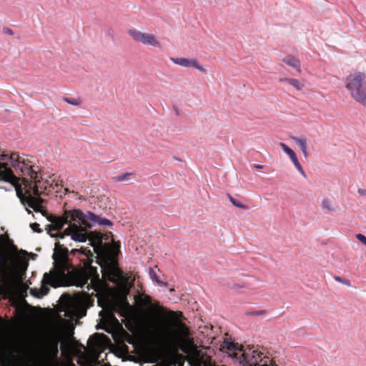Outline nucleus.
<instances>
[{"mask_svg": "<svg viewBox=\"0 0 366 366\" xmlns=\"http://www.w3.org/2000/svg\"><path fill=\"white\" fill-rule=\"evenodd\" d=\"M31 229L34 231V232H41V229L39 228V224H37V223H33L31 224Z\"/></svg>", "mask_w": 366, "mask_h": 366, "instance_id": "nucleus-24", "label": "nucleus"}, {"mask_svg": "<svg viewBox=\"0 0 366 366\" xmlns=\"http://www.w3.org/2000/svg\"><path fill=\"white\" fill-rule=\"evenodd\" d=\"M321 207L323 209L327 210L328 212H332L335 210V207L331 200L327 198H324L321 202Z\"/></svg>", "mask_w": 366, "mask_h": 366, "instance_id": "nucleus-16", "label": "nucleus"}, {"mask_svg": "<svg viewBox=\"0 0 366 366\" xmlns=\"http://www.w3.org/2000/svg\"><path fill=\"white\" fill-rule=\"evenodd\" d=\"M69 250L61 244L59 242L55 243L53 259L56 270L51 271L49 273H45L41 280L40 289H31V294L37 297H42L48 294L49 288L47 285L54 287H57L61 285L63 280L67 277L73 278V284L77 287H84L89 290L92 280L89 275L84 272H78L73 274L72 267L68 262Z\"/></svg>", "mask_w": 366, "mask_h": 366, "instance_id": "nucleus-2", "label": "nucleus"}, {"mask_svg": "<svg viewBox=\"0 0 366 366\" xmlns=\"http://www.w3.org/2000/svg\"><path fill=\"white\" fill-rule=\"evenodd\" d=\"M9 159V157L7 154H0V161H5Z\"/></svg>", "mask_w": 366, "mask_h": 366, "instance_id": "nucleus-27", "label": "nucleus"}, {"mask_svg": "<svg viewBox=\"0 0 366 366\" xmlns=\"http://www.w3.org/2000/svg\"><path fill=\"white\" fill-rule=\"evenodd\" d=\"M44 217L51 222L46 227L48 233L53 237L64 238L70 236L75 242H84L91 239L94 252L99 255L105 249L103 244V235L99 232L88 233L87 228L91 227V221L94 224L111 226L112 222L95 214L87 212L83 213L79 209L65 211L62 217L49 215L45 211Z\"/></svg>", "mask_w": 366, "mask_h": 366, "instance_id": "nucleus-1", "label": "nucleus"}, {"mask_svg": "<svg viewBox=\"0 0 366 366\" xmlns=\"http://www.w3.org/2000/svg\"><path fill=\"white\" fill-rule=\"evenodd\" d=\"M74 316V311L66 308L60 309L49 322L51 332L56 337L61 335L70 325V320L67 318H73Z\"/></svg>", "mask_w": 366, "mask_h": 366, "instance_id": "nucleus-7", "label": "nucleus"}, {"mask_svg": "<svg viewBox=\"0 0 366 366\" xmlns=\"http://www.w3.org/2000/svg\"><path fill=\"white\" fill-rule=\"evenodd\" d=\"M280 146L281 147L282 150L289 156L297 171L305 178L307 175L305 171L303 170V168L301 166L300 163L299 162V160L297 157L295 152L283 142H280Z\"/></svg>", "mask_w": 366, "mask_h": 366, "instance_id": "nucleus-12", "label": "nucleus"}, {"mask_svg": "<svg viewBox=\"0 0 366 366\" xmlns=\"http://www.w3.org/2000/svg\"><path fill=\"white\" fill-rule=\"evenodd\" d=\"M283 62L287 65L296 69V70L301 73L300 61L296 57L292 56H287L282 59Z\"/></svg>", "mask_w": 366, "mask_h": 366, "instance_id": "nucleus-14", "label": "nucleus"}, {"mask_svg": "<svg viewBox=\"0 0 366 366\" xmlns=\"http://www.w3.org/2000/svg\"><path fill=\"white\" fill-rule=\"evenodd\" d=\"M356 238L366 246V237L362 234H357Z\"/></svg>", "mask_w": 366, "mask_h": 366, "instance_id": "nucleus-22", "label": "nucleus"}, {"mask_svg": "<svg viewBox=\"0 0 366 366\" xmlns=\"http://www.w3.org/2000/svg\"><path fill=\"white\" fill-rule=\"evenodd\" d=\"M99 265L103 277L119 284L124 280L123 272L119 269L117 260L109 254H106L99 259Z\"/></svg>", "mask_w": 366, "mask_h": 366, "instance_id": "nucleus-6", "label": "nucleus"}, {"mask_svg": "<svg viewBox=\"0 0 366 366\" xmlns=\"http://www.w3.org/2000/svg\"><path fill=\"white\" fill-rule=\"evenodd\" d=\"M227 197L234 206L243 209H247L249 208L248 206L241 203L239 201L234 199L231 194H227Z\"/></svg>", "mask_w": 366, "mask_h": 366, "instance_id": "nucleus-18", "label": "nucleus"}, {"mask_svg": "<svg viewBox=\"0 0 366 366\" xmlns=\"http://www.w3.org/2000/svg\"><path fill=\"white\" fill-rule=\"evenodd\" d=\"M254 167L256 169H262L263 168V165H261V164H255L254 165Z\"/></svg>", "mask_w": 366, "mask_h": 366, "instance_id": "nucleus-30", "label": "nucleus"}, {"mask_svg": "<svg viewBox=\"0 0 366 366\" xmlns=\"http://www.w3.org/2000/svg\"><path fill=\"white\" fill-rule=\"evenodd\" d=\"M135 300L142 310L147 323L154 329V335L158 341L170 342L177 340L168 330H160L154 324L153 319L149 312V310L152 309L154 306L152 305V300L149 296L144 297L139 295L138 296H135Z\"/></svg>", "mask_w": 366, "mask_h": 366, "instance_id": "nucleus-4", "label": "nucleus"}, {"mask_svg": "<svg viewBox=\"0 0 366 366\" xmlns=\"http://www.w3.org/2000/svg\"><path fill=\"white\" fill-rule=\"evenodd\" d=\"M71 252L72 253H79L81 255L86 257L88 260H91L93 257V254H92V251L90 249H86L84 248H81L79 249H72Z\"/></svg>", "mask_w": 366, "mask_h": 366, "instance_id": "nucleus-17", "label": "nucleus"}, {"mask_svg": "<svg viewBox=\"0 0 366 366\" xmlns=\"http://www.w3.org/2000/svg\"><path fill=\"white\" fill-rule=\"evenodd\" d=\"M288 84L294 86L297 90H301L304 86V84L296 79L288 80Z\"/></svg>", "mask_w": 366, "mask_h": 366, "instance_id": "nucleus-20", "label": "nucleus"}, {"mask_svg": "<svg viewBox=\"0 0 366 366\" xmlns=\"http://www.w3.org/2000/svg\"><path fill=\"white\" fill-rule=\"evenodd\" d=\"M14 178L10 170L6 168V164H0V179L10 180Z\"/></svg>", "mask_w": 366, "mask_h": 366, "instance_id": "nucleus-15", "label": "nucleus"}, {"mask_svg": "<svg viewBox=\"0 0 366 366\" xmlns=\"http://www.w3.org/2000/svg\"><path fill=\"white\" fill-rule=\"evenodd\" d=\"M64 100L69 104L74 106H79L81 104L80 98H67L65 97Z\"/></svg>", "mask_w": 366, "mask_h": 366, "instance_id": "nucleus-21", "label": "nucleus"}, {"mask_svg": "<svg viewBox=\"0 0 366 366\" xmlns=\"http://www.w3.org/2000/svg\"><path fill=\"white\" fill-rule=\"evenodd\" d=\"M131 175L130 173H124L117 177V179L119 182H123L127 179V178Z\"/></svg>", "mask_w": 366, "mask_h": 366, "instance_id": "nucleus-23", "label": "nucleus"}, {"mask_svg": "<svg viewBox=\"0 0 366 366\" xmlns=\"http://www.w3.org/2000/svg\"><path fill=\"white\" fill-rule=\"evenodd\" d=\"M221 350L229 356L237 361L241 366H269L267 360L264 361L262 353L252 348L243 349L242 346L224 340L221 345Z\"/></svg>", "mask_w": 366, "mask_h": 366, "instance_id": "nucleus-3", "label": "nucleus"}, {"mask_svg": "<svg viewBox=\"0 0 366 366\" xmlns=\"http://www.w3.org/2000/svg\"><path fill=\"white\" fill-rule=\"evenodd\" d=\"M169 59L174 64L182 66L183 67H185V68L192 67L204 74H206L207 72V70L205 68V66L201 65L198 62V61L194 58L188 59V58H184V57H177V58L170 57Z\"/></svg>", "mask_w": 366, "mask_h": 366, "instance_id": "nucleus-10", "label": "nucleus"}, {"mask_svg": "<svg viewBox=\"0 0 366 366\" xmlns=\"http://www.w3.org/2000/svg\"><path fill=\"white\" fill-rule=\"evenodd\" d=\"M292 79H290V78H281L279 79V81L280 82H287L288 83V80H291Z\"/></svg>", "mask_w": 366, "mask_h": 366, "instance_id": "nucleus-29", "label": "nucleus"}, {"mask_svg": "<svg viewBox=\"0 0 366 366\" xmlns=\"http://www.w3.org/2000/svg\"><path fill=\"white\" fill-rule=\"evenodd\" d=\"M4 32L6 34H8L9 35H13L14 34L13 31L11 29H9V28H5V29H4Z\"/></svg>", "mask_w": 366, "mask_h": 366, "instance_id": "nucleus-28", "label": "nucleus"}, {"mask_svg": "<svg viewBox=\"0 0 366 366\" xmlns=\"http://www.w3.org/2000/svg\"><path fill=\"white\" fill-rule=\"evenodd\" d=\"M177 326L179 329V341L182 343V346L187 345L189 347H192L193 345H195L193 342L192 339L190 338V333L189 329L186 327V325L182 322H177Z\"/></svg>", "mask_w": 366, "mask_h": 366, "instance_id": "nucleus-11", "label": "nucleus"}, {"mask_svg": "<svg viewBox=\"0 0 366 366\" xmlns=\"http://www.w3.org/2000/svg\"><path fill=\"white\" fill-rule=\"evenodd\" d=\"M181 350L184 353L189 355L188 362L191 366H209L197 345H193L192 347L184 345Z\"/></svg>", "mask_w": 366, "mask_h": 366, "instance_id": "nucleus-9", "label": "nucleus"}, {"mask_svg": "<svg viewBox=\"0 0 366 366\" xmlns=\"http://www.w3.org/2000/svg\"><path fill=\"white\" fill-rule=\"evenodd\" d=\"M357 193H358L360 196H366V189L359 188V189H357Z\"/></svg>", "mask_w": 366, "mask_h": 366, "instance_id": "nucleus-26", "label": "nucleus"}, {"mask_svg": "<svg viewBox=\"0 0 366 366\" xmlns=\"http://www.w3.org/2000/svg\"><path fill=\"white\" fill-rule=\"evenodd\" d=\"M291 139L294 142H295L301 149V151L302 152V154L305 157H307L308 156V151L307 148V138L305 137H292Z\"/></svg>", "mask_w": 366, "mask_h": 366, "instance_id": "nucleus-13", "label": "nucleus"}, {"mask_svg": "<svg viewBox=\"0 0 366 366\" xmlns=\"http://www.w3.org/2000/svg\"><path fill=\"white\" fill-rule=\"evenodd\" d=\"M129 36L136 42L142 43L146 46L155 48H161L162 44L158 37L150 32H142L136 29H130L127 31Z\"/></svg>", "mask_w": 366, "mask_h": 366, "instance_id": "nucleus-8", "label": "nucleus"}, {"mask_svg": "<svg viewBox=\"0 0 366 366\" xmlns=\"http://www.w3.org/2000/svg\"><path fill=\"white\" fill-rule=\"evenodd\" d=\"M335 280L340 282H342L347 286H350V281L349 280H342L340 277H335Z\"/></svg>", "mask_w": 366, "mask_h": 366, "instance_id": "nucleus-25", "label": "nucleus"}, {"mask_svg": "<svg viewBox=\"0 0 366 366\" xmlns=\"http://www.w3.org/2000/svg\"><path fill=\"white\" fill-rule=\"evenodd\" d=\"M149 276H150V278L153 281H155L159 285H160V286L166 285V284L164 282H162L159 280V278L157 277L154 269H152V268L149 269Z\"/></svg>", "mask_w": 366, "mask_h": 366, "instance_id": "nucleus-19", "label": "nucleus"}, {"mask_svg": "<svg viewBox=\"0 0 366 366\" xmlns=\"http://www.w3.org/2000/svg\"><path fill=\"white\" fill-rule=\"evenodd\" d=\"M365 74L356 72L348 75L345 80V87L351 97L358 103L366 105V81Z\"/></svg>", "mask_w": 366, "mask_h": 366, "instance_id": "nucleus-5", "label": "nucleus"}]
</instances>
